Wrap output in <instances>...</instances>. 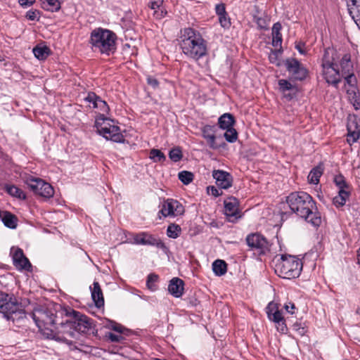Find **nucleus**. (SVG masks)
<instances>
[{
  "instance_id": "nucleus-1",
  "label": "nucleus",
  "mask_w": 360,
  "mask_h": 360,
  "mask_svg": "<svg viewBox=\"0 0 360 360\" xmlns=\"http://www.w3.org/2000/svg\"><path fill=\"white\" fill-rule=\"evenodd\" d=\"M286 202L297 216L304 219L314 227L321 223V214L316 211V202L312 197L304 191H295L286 197Z\"/></svg>"
},
{
  "instance_id": "nucleus-2",
  "label": "nucleus",
  "mask_w": 360,
  "mask_h": 360,
  "mask_svg": "<svg viewBox=\"0 0 360 360\" xmlns=\"http://www.w3.org/2000/svg\"><path fill=\"white\" fill-rule=\"evenodd\" d=\"M180 47L188 58L195 61L207 55V42L197 30L187 27L181 31Z\"/></svg>"
},
{
  "instance_id": "nucleus-3",
  "label": "nucleus",
  "mask_w": 360,
  "mask_h": 360,
  "mask_svg": "<svg viewBox=\"0 0 360 360\" xmlns=\"http://www.w3.org/2000/svg\"><path fill=\"white\" fill-rule=\"evenodd\" d=\"M42 335L47 339L56 337L57 316L46 307H38L29 314Z\"/></svg>"
},
{
  "instance_id": "nucleus-4",
  "label": "nucleus",
  "mask_w": 360,
  "mask_h": 360,
  "mask_svg": "<svg viewBox=\"0 0 360 360\" xmlns=\"http://www.w3.org/2000/svg\"><path fill=\"white\" fill-rule=\"evenodd\" d=\"M116 34L103 28L94 30L90 36V43L94 51L110 56L116 51Z\"/></svg>"
},
{
  "instance_id": "nucleus-5",
  "label": "nucleus",
  "mask_w": 360,
  "mask_h": 360,
  "mask_svg": "<svg viewBox=\"0 0 360 360\" xmlns=\"http://www.w3.org/2000/svg\"><path fill=\"white\" fill-rule=\"evenodd\" d=\"M302 270V261L295 256L281 255L276 260L275 273L281 278L291 279L299 277Z\"/></svg>"
},
{
  "instance_id": "nucleus-6",
  "label": "nucleus",
  "mask_w": 360,
  "mask_h": 360,
  "mask_svg": "<svg viewBox=\"0 0 360 360\" xmlns=\"http://www.w3.org/2000/svg\"><path fill=\"white\" fill-rule=\"evenodd\" d=\"M111 120L105 117L104 114H99L95 122L97 132L107 140L116 143L124 141V136L120 132L119 127L109 123Z\"/></svg>"
},
{
  "instance_id": "nucleus-7",
  "label": "nucleus",
  "mask_w": 360,
  "mask_h": 360,
  "mask_svg": "<svg viewBox=\"0 0 360 360\" xmlns=\"http://www.w3.org/2000/svg\"><path fill=\"white\" fill-rule=\"evenodd\" d=\"M0 312L4 314L7 319H14L13 315L24 314V311L20 309V305L13 295H9L0 291Z\"/></svg>"
},
{
  "instance_id": "nucleus-8",
  "label": "nucleus",
  "mask_w": 360,
  "mask_h": 360,
  "mask_svg": "<svg viewBox=\"0 0 360 360\" xmlns=\"http://www.w3.org/2000/svg\"><path fill=\"white\" fill-rule=\"evenodd\" d=\"M72 314L75 334L77 333L80 334L94 335L97 333L91 319L74 310L72 311Z\"/></svg>"
},
{
  "instance_id": "nucleus-9",
  "label": "nucleus",
  "mask_w": 360,
  "mask_h": 360,
  "mask_svg": "<svg viewBox=\"0 0 360 360\" xmlns=\"http://www.w3.org/2000/svg\"><path fill=\"white\" fill-rule=\"evenodd\" d=\"M27 184L30 189L36 195L45 198H50L54 194L52 186L39 178H30L27 180Z\"/></svg>"
},
{
  "instance_id": "nucleus-10",
  "label": "nucleus",
  "mask_w": 360,
  "mask_h": 360,
  "mask_svg": "<svg viewBox=\"0 0 360 360\" xmlns=\"http://www.w3.org/2000/svg\"><path fill=\"white\" fill-rule=\"evenodd\" d=\"M248 245L257 250L259 255H266L270 251V243L265 237L259 233H251L246 238Z\"/></svg>"
},
{
  "instance_id": "nucleus-11",
  "label": "nucleus",
  "mask_w": 360,
  "mask_h": 360,
  "mask_svg": "<svg viewBox=\"0 0 360 360\" xmlns=\"http://www.w3.org/2000/svg\"><path fill=\"white\" fill-rule=\"evenodd\" d=\"M184 212V206L178 200L167 198L162 202L159 214H161L165 217H178L182 215Z\"/></svg>"
},
{
  "instance_id": "nucleus-12",
  "label": "nucleus",
  "mask_w": 360,
  "mask_h": 360,
  "mask_svg": "<svg viewBox=\"0 0 360 360\" xmlns=\"http://www.w3.org/2000/svg\"><path fill=\"white\" fill-rule=\"evenodd\" d=\"M287 71L295 80L302 81L304 79L308 71L304 65L295 58H288L285 61Z\"/></svg>"
},
{
  "instance_id": "nucleus-13",
  "label": "nucleus",
  "mask_w": 360,
  "mask_h": 360,
  "mask_svg": "<svg viewBox=\"0 0 360 360\" xmlns=\"http://www.w3.org/2000/svg\"><path fill=\"white\" fill-rule=\"evenodd\" d=\"M13 264L18 271H32V264L25 255L22 250L18 247H12L10 252Z\"/></svg>"
},
{
  "instance_id": "nucleus-14",
  "label": "nucleus",
  "mask_w": 360,
  "mask_h": 360,
  "mask_svg": "<svg viewBox=\"0 0 360 360\" xmlns=\"http://www.w3.org/2000/svg\"><path fill=\"white\" fill-rule=\"evenodd\" d=\"M73 324L72 318L70 319L65 320V321H62L60 323H56V337L53 338H50L51 340H56L57 341L65 342L66 341V338L64 335H68L71 338L75 337V330Z\"/></svg>"
},
{
  "instance_id": "nucleus-15",
  "label": "nucleus",
  "mask_w": 360,
  "mask_h": 360,
  "mask_svg": "<svg viewBox=\"0 0 360 360\" xmlns=\"http://www.w3.org/2000/svg\"><path fill=\"white\" fill-rule=\"evenodd\" d=\"M134 243L137 245L155 246L159 249H165V243L159 238L146 232H141L136 234L134 238Z\"/></svg>"
},
{
  "instance_id": "nucleus-16",
  "label": "nucleus",
  "mask_w": 360,
  "mask_h": 360,
  "mask_svg": "<svg viewBox=\"0 0 360 360\" xmlns=\"http://www.w3.org/2000/svg\"><path fill=\"white\" fill-rule=\"evenodd\" d=\"M337 67V65L335 64L322 68V75L326 82L336 88L338 87V84L341 82L340 72Z\"/></svg>"
},
{
  "instance_id": "nucleus-17",
  "label": "nucleus",
  "mask_w": 360,
  "mask_h": 360,
  "mask_svg": "<svg viewBox=\"0 0 360 360\" xmlns=\"http://www.w3.org/2000/svg\"><path fill=\"white\" fill-rule=\"evenodd\" d=\"M212 176L215 179L217 187L219 188L228 189L231 187L233 176L229 172L220 169L214 170Z\"/></svg>"
},
{
  "instance_id": "nucleus-18",
  "label": "nucleus",
  "mask_w": 360,
  "mask_h": 360,
  "mask_svg": "<svg viewBox=\"0 0 360 360\" xmlns=\"http://www.w3.org/2000/svg\"><path fill=\"white\" fill-rule=\"evenodd\" d=\"M224 213L230 221L238 219V202L236 198H229L224 200Z\"/></svg>"
},
{
  "instance_id": "nucleus-19",
  "label": "nucleus",
  "mask_w": 360,
  "mask_h": 360,
  "mask_svg": "<svg viewBox=\"0 0 360 360\" xmlns=\"http://www.w3.org/2000/svg\"><path fill=\"white\" fill-rule=\"evenodd\" d=\"M216 131L217 127L214 125H205L202 129V134L204 139H206L207 144L211 148L215 149L217 148L216 144Z\"/></svg>"
},
{
  "instance_id": "nucleus-20",
  "label": "nucleus",
  "mask_w": 360,
  "mask_h": 360,
  "mask_svg": "<svg viewBox=\"0 0 360 360\" xmlns=\"http://www.w3.org/2000/svg\"><path fill=\"white\" fill-rule=\"evenodd\" d=\"M184 283L177 277L173 278L169 283L168 291L174 297H180L184 293Z\"/></svg>"
},
{
  "instance_id": "nucleus-21",
  "label": "nucleus",
  "mask_w": 360,
  "mask_h": 360,
  "mask_svg": "<svg viewBox=\"0 0 360 360\" xmlns=\"http://www.w3.org/2000/svg\"><path fill=\"white\" fill-rule=\"evenodd\" d=\"M91 298L97 308L104 305V298L100 284L97 281L93 283V288H91Z\"/></svg>"
},
{
  "instance_id": "nucleus-22",
  "label": "nucleus",
  "mask_w": 360,
  "mask_h": 360,
  "mask_svg": "<svg viewBox=\"0 0 360 360\" xmlns=\"http://www.w3.org/2000/svg\"><path fill=\"white\" fill-rule=\"evenodd\" d=\"M266 311L269 319L274 323L284 320L282 312L278 309L277 304L272 302L267 305Z\"/></svg>"
},
{
  "instance_id": "nucleus-23",
  "label": "nucleus",
  "mask_w": 360,
  "mask_h": 360,
  "mask_svg": "<svg viewBox=\"0 0 360 360\" xmlns=\"http://www.w3.org/2000/svg\"><path fill=\"white\" fill-rule=\"evenodd\" d=\"M148 6L154 11V16L158 19L164 18L167 11L163 5V0H150Z\"/></svg>"
},
{
  "instance_id": "nucleus-24",
  "label": "nucleus",
  "mask_w": 360,
  "mask_h": 360,
  "mask_svg": "<svg viewBox=\"0 0 360 360\" xmlns=\"http://www.w3.org/2000/svg\"><path fill=\"white\" fill-rule=\"evenodd\" d=\"M1 219L4 225L11 229H15L18 226V217L8 211L1 212Z\"/></svg>"
},
{
  "instance_id": "nucleus-25",
  "label": "nucleus",
  "mask_w": 360,
  "mask_h": 360,
  "mask_svg": "<svg viewBox=\"0 0 360 360\" xmlns=\"http://www.w3.org/2000/svg\"><path fill=\"white\" fill-rule=\"evenodd\" d=\"M234 123V117L230 113L223 114L218 120L219 127L222 129H227L233 127Z\"/></svg>"
},
{
  "instance_id": "nucleus-26",
  "label": "nucleus",
  "mask_w": 360,
  "mask_h": 360,
  "mask_svg": "<svg viewBox=\"0 0 360 360\" xmlns=\"http://www.w3.org/2000/svg\"><path fill=\"white\" fill-rule=\"evenodd\" d=\"M281 25L276 22L272 27V45L275 47L281 46L282 44V34L281 33Z\"/></svg>"
},
{
  "instance_id": "nucleus-27",
  "label": "nucleus",
  "mask_w": 360,
  "mask_h": 360,
  "mask_svg": "<svg viewBox=\"0 0 360 360\" xmlns=\"http://www.w3.org/2000/svg\"><path fill=\"white\" fill-rule=\"evenodd\" d=\"M323 172V167L321 165H319L314 167L308 175V181L310 184H318L319 183V179Z\"/></svg>"
},
{
  "instance_id": "nucleus-28",
  "label": "nucleus",
  "mask_w": 360,
  "mask_h": 360,
  "mask_svg": "<svg viewBox=\"0 0 360 360\" xmlns=\"http://www.w3.org/2000/svg\"><path fill=\"white\" fill-rule=\"evenodd\" d=\"M350 195V191H345V190L338 191V195L335 196L333 199V202L337 207H342L345 205L347 200Z\"/></svg>"
},
{
  "instance_id": "nucleus-29",
  "label": "nucleus",
  "mask_w": 360,
  "mask_h": 360,
  "mask_svg": "<svg viewBox=\"0 0 360 360\" xmlns=\"http://www.w3.org/2000/svg\"><path fill=\"white\" fill-rule=\"evenodd\" d=\"M341 76H344L347 73L353 72V65L351 62V57L349 54H345L342 58L340 61Z\"/></svg>"
},
{
  "instance_id": "nucleus-30",
  "label": "nucleus",
  "mask_w": 360,
  "mask_h": 360,
  "mask_svg": "<svg viewBox=\"0 0 360 360\" xmlns=\"http://www.w3.org/2000/svg\"><path fill=\"white\" fill-rule=\"evenodd\" d=\"M212 270L216 276H223L226 273L227 264L224 260L217 259L212 263Z\"/></svg>"
},
{
  "instance_id": "nucleus-31",
  "label": "nucleus",
  "mask_w": 360,
  "mask_h": 360,
  "mask_svg": "<svg viewBox=\"0 0 360 360\" xmlns=\"http://www.w3.org/2000/svg\"><path fill=\"white\" fill-rule=\"evenodd\" d=\"M347 7L349 15L356 23V25L360 26V3H355L354 5L349 3Z\"/></svg>"
},
{
  "instance_id": "nucleus-32",
  "label": "nucleus",
  "mask_w": 360,
  "mask_h": 360,
  "mask_svg": "<svg viewBox=\"0 0 360 360\" xmlns=\"http://www.w3.org/2000/svg\"><path fill=\"white\" fill-rule=\"evenodd\" d=\"M50 49L44 45H37L33 49V53L34 56L39 60H44L50 55Z\"/></svg>"
},
{
  "instance_id": "nucleus-33",
  "label": "nucleus",
  "mask_w": 360,
  "mask_h": 360,
  "mask_svg": "<svg viewBox=\"0 0 360 360\" xmlns=\"http://www.w3.org/2000/svg\"><path fill=\"white\" fill-rule=\"evenodd\" d=\"M334 51L327 49L325 50L322 58L321 68L335 65V58L333 56Z\"/></svg>"
},
{
  "instance_id": "nucleus-34",
  "label": "nucleus",
  "mask_w": 360,
  "mask_h": 360,
  "mask_svg": "<svg viewBox=\"0 0 360 360\" xmlns=\"http://www.w3.org/2000/svg\"><path fill=\"white\" fill-rule=\"evenodd\" d=\"M6 191L11 196L21 200L26 198V194L20 188L14 185H6Z\"/></svg>"
},
{
  "instance_id": "nucleus-35",
  "label": "nucleus",
  "mask_w": 360,
  "mask_h": 360,
  "mask_svg": "<svg viewBox=\"0 0 360 360\" xmlns=\"http://www.w3.org/2000/svg\"><path fill=\"white\" fill-rule=\"evenodd\" d=\"M347 93L349 101L353 104L354 108L358 110L360 108V96L356 92V88L349 89Z\"/></svg>"
},
{
  "instance_id": "nucleus-36",
  "label": "nucleus",
  "mask_w": 360,
  "mask_h": 360,
  "mask_svg": "<svg viewBox=\"0 0 360 360\" xmlns=\"http://www.w3.org/2000/svg\"><path fill=\"white\" fill-rule=\"evenodd\" d=\"M333 181L335 186L338 187V191L345 190L350 191L349 184L346 181L345 176L342 174H338L334 176Z\"/></svg>"
},
{
  "instance_id": "nucleus-37",
  "label": "nucleus",
  "mask_w": 360,
  "mask_h": 360,
  "mask_svg": "<svg viewBox=\"0 0 360 360\" xmlns=\"http://www.w3.org/2000/svg\"><path fill=\"white\" fill-rule=\"evenodd\" d=\"M181 232V229L180 226L175 224H171L168 226L167 229V235L169 238H176L179 237Z\"/></svg>"
},
{
  "instance_id": "nucleus-38",
  "label": "nucleus",
  "mask_w": 360,
  "mask_h": 360,
  "mask_svg": "<svg viewBox=\"0 0 360 360\" xmlns=\"http://www.w3.org/2000/svg\"><path fill=\"white\" fill-rule=\"evenodd\" d=\"M150 158L154 162H164L166 160L165 154L158 149H152L150 151Z\"/></svg>"
},
{
  "instance_id": "nucleus-39",
  "label": "nucleus",
  "mask_w": 360,
  "mask_h": 360,
  "mask_svg": "<svg viewBox=\"0 0 360 360\" xmlns=\"http://www.w3.org/2000/svg\"><path fill=\"white\" fill-rule=\"evenodd\" d=\"M179 179L185 185L189 184L193 181L194 175L188 171H181L178 174Z\"/></svg>"
},
{
  "instance_id": "nucleus-40",
  "label": "nucleus",
  "mask_w": 360,
  "mask_h": 360,
  "mask_svg": "<svg viewBox=\"0 0 360 360\" xmlns=\"http://www.w3.org/2000/svg\"><path fill=\"white\" fill-rule=\"evenodd\" d=\"M43 3L46 6L44 8L51 12L58 11L60 8V3L58 0H43Z\"/></svg>"
},
{
  "instance_id": "nucleus-41",
  "label": "nucleus",
  "mask_w": 360,
  "mask_h": 360,
  "mask_svg": "<svg viewBox=\"0 0 360 360\" xmlns=\"http://www.w3.org/2000/svg\"><path fill=\"white\" fill-rule=\"evenodd\" d=\"M226 130L224 134L225 139L229 143L236 142L238 139V132L233 127Z\"/></svg>"
},
{
  "instance_id": "nucleus-42",
  "label": "nucleus",
  "mask_w": 360,
  "mask_h": 360,
  "mask_svg": "<svg viewBox=\"0 0 360 360\" xmlns=\"http://www.w3.org/2000/svg\"><path fill=\"white\" fill-rule=\"evenodd\" d=\"M183 157L182 151L179 147H176L169 150V158L173 162H179L181 160Z\"/></svg>"
},
{
  "instance_id": "nucleus-43",
  "label": "nucleus",
  "mask_w": 360,
  "mask_h": 360,
  "mask_svg": "<svg viewBox=\"0 0 360 360\" xmlns=\"http://www.w3.org/2000/svg\"><path fill=\"white\" fill-rule=\"evenodd\" d=\"M158 280V275L155 274H150L148 276L147 281H146V285L148 289H150L152 291H155L157 290V285H155V283Z\"/></svg>"
},
{
  "instance_id": "nucleus-44",
  "label": "nucleus",
  "mask_w": 360,
  "mask_h": 360,
  "mask_svg": "<svg viewBox=\"0 0 360 360\" xmlns=\"http://www.w3.org/2000/svg\"><path fill=\"white\" fill-rule=\"evenodd\" d=\"M253 20L259 30H266L268 28V21L264 15H255Z\"/></svg>"
},
{
  "instance_id": "nucleus-45",
  "label": "nucleus",
  "mask_w": 360,
  "mask_h": 360,
  "mask_svg": "<svg viewBox=\"0 0 360 360\" xmlns=\"http://www.w3.org/2000/svg\"><path fill=\"white\" fill-rule=\"evenodd\" d=\"M342 77L345 78V82L348 85H349V86H350L349 89L356 88V78L355 75H354L353 72L347 73L344 76H342Z\"/></svg>"
},
{
  "instance_id": "nucleus-46",
  "label": "nucleus",
  "mask_w": 360,
  "mask_h": 360,
  "mask_svg": "<svg viewBox=\"0 0 360 360\" xmlns=\"http://www.w3.org/2000/svg\"><path fill=\"white\" fill-rule=\"evenodd\" d=\"M360 137V131H347V141L349 144L352 145V143L357 141V140Z\"/></svg>"
},
{
  "instance_id": "nucleus-47",
  "label": "nucleus",
  "mask_w": 360,
  "mask_h": 360,
  "mask_svg": "<svg viewBox=\"0 0 360 360\" xmlns=\"http://www.w3.org/2000/svg\"><path fill=\"white\" fill-rule=\"evenodd\" d=\"M278 86H279L280 90L283 92L291 90L293 88V86L290 82H289L286 79H283L278 80Z\"/></svg>"
},
{
  "instance_id": "nucleus-48",
  "label": "nucleus",
  "mask_w": 360,
  "mask_h": 360,
  "mask_svg": "<svg viewBox=\"0 0 360 360\" xmlns=\"http://www.w3.org/2000/svg\"><path fill=\"white\" fill-rule=\"evenodd\" d=\"M106 327L120 334L123 333L124 327L121 324H119L115 321H109L106 325Z\"/></svg>"
},
{
  "instance_id": "nucleus-49",
  "label": "nucleus",
  "mask_w": 360,
  "mask_h": 360,
  "mask_svg": "<svg viewBox=\"0 0 360 360\" xmlns=\"http://www.w3.org/2000/svg\"><path fill=\"white\" fill-rule=\"evenodd\" d=\"M219 22L221 26L225 29L231 26V20L227 13L219 16Z\"/></svg>"
},
{
  "instance_id": "nucleus-50",
  "label": "nucleus",
  "mask_w": 360,
  "mask_h": 360,
  "mask_svg": "<svg viewBox=\"0 0 360 360\" xmlns=\"http://www.w3.org/2000/svg\"><path fill=\"white\" fill-rule=\"evenodd\" d=\"M347 131H360V126L357 124L356 118L353 120H349L347 123Z\"/></svg>"
},
{
  "instance_id": "nucleus-51",
  "label": "nucleus",
  "mask_w": 360,
  "mask_h": 360,
  "mask_svg": "<svg viewBox=\"0 0 360 360\" xmlns=\"http://www.w3.org/2000/svg\"><path fill=\"white\" fill-rule=\"evenodd\" d=\"M207 193L209 195H212L214 197H218L222 195V192L220 191L217 187L214 186H210L207 187Z\"/></svg>"
},
{
  "instance_id": "nucleus-52",
  "label": "nucleus",
  "mask_w": 360,
  "mask_h": 360,
  "mask_svg": "<svg viewBox=\"0 0 360 360\" xmlns=\"http://www.w3.org/2000/svg\"><path fill=\"white\" fill-rule=\"evenodd\" d=\"M39 11H28L26 13V18L30 20H39Z\"/></svg>"
},
{
  "instance_id": "nucleus-53",
  "label": "nucleus",
  "mask_w": 360,
  "mask_h": 360,
  "mask_svg": "<svg viewBox=\"0 0 360 360\" xmlns=\"http://www.w3.org/2000/svg\"><path fill=\"white\" fill-rule=\"evenodd\" d=\"M106 337L112 342H120L123 339L120 334L116 335L112 333H107Z\"/></svg>"
},
{
  "instance_id": "nucleus-54",
  "label": "nucleus",
  "mask_w": 360,
  "mask_h": 360,
  "mask_svg": "<svg viewBox=\"0 0 360 360\" xmlns=\"http://www.w3.org/2000/svg\"><path fill=\"white\" fill-rule=\"evenodd\" d=\"M98 101V103L97 109H99L103 112L108 113L110 110V108H109L107 103L105 101L102 100L101 98L100 99V101Z\"/></svg>"
},
{
  "instance_id": "nucleus-55",
  "label": "nucleus",
  "mask_w": 360,
  "mask_h": 360,
  "mask_svg": "<svg viewBox=\"0 0 360 360\" xmlns=\"http://www.w3.org/2000/svg\"><path fill=\"white\" fill-rule=\"evenodd\" d=\"M275 323L276 324V328L279 332L284 333V334L287 333L288 328L285 324V319L282 320L281 321L276 322Z\"/></svg>"
},
{
  "instance_id": "nucleus-56",
  "label": "nucleus",
  "mask_w": 360,
  "mask_h": 360,
  "mask_svg": "<svg viewBox=\"0 0 360 360\" xmlns=\"http://www.w3.org/2000/svg\"><path fill=\"white\" fill-rule=\"evenodd\" d=\"M284 309H285V311L290 314H295V311H296V307H295V305L294 303L291 302H289L288 303H285L284 304Z\"/></svg>"
},
{
  "instance_id": "nucleus-57",
  "label": "nucleus",
  "mask_w": 360,
  "mask_h": 360,
  "mask_svg": "<svg viewBox=\"0 0 360 360\" xmlns=\"http://www.w3.org/2000/svg\"><path fill=\"white\" fill-rule=\"evenodd\" d=\"M215 11L218 16L227 13L224 4H217L215 6Z\"/></svg>"
},
{
  "instance_id": "nucleus-58",
  "label": "nucleus",
  "mask_w": 360,
  "mask_h": 360,
  "mask_svg": "<svg viewBox=\"0 0 360 360\" xmlns=\"http://www.w3.org/2000/svg\"><path fill=\"white\" fill-rule=\"evenodd\" d=\"M147 83L148 85L151 86L153 89H156L159 85V82H158V79L151 76H149L147 77Z\"/></svg>"
},
{
  "instance_id": "nucleus-59",
  "label": "nucleus",
  "mask_w": 360,
  "mask_h": 360,
  "mask_svg": "<svg viewBox=\"0 0 360 360\" xmlns=\"http://www.w3.org/2000/svg\"><path fill=\"white\" fill-rule=\"evenodd\" d=\"M98 96L94 92H89L87 96L84 98V101L91 103L95 101V100L98 99Z\"/></svg>"
},
{
  "instance_id": "nucleus-60",
  "label": "nucleus",
  "mask_w": 360,
  "mask_h": 360,
  "mask_svg": "<svg viewBox=\"0 0 360 360\" xmlns=\"http://www.w3.org/2000/svg\"><path fill=\"white\" fill-rule=\"evenodd\" d=\"M19 4L23 7H27L32 5L35 0H18Z\"/></svg>"
},
{
  "instance_id": "nucleus-61",
  "label": "nucleus",
  "mask_w": 360,
  "mask_h": 360,
  "mask_svg": "<svg viewBox=\"0 0 360 360\" xmlns=\"http://www.w3.org/2000/svg\"><path fill=\"white\" fill-rule=\"evenodd\" d=\"M252 18H254V16L255 15H263L262 13H261V11L259 9V7L257 6V5H255L253 6V9L252 11Z\"/></svg>"
},
{
  "instance_id": "nucleus-62",
  "label": "nucleus",
  "mask_w": 360,
  "mask_h": 360,
  "mask_svg": "<svg viewBox=\"0 0 360 360\" xmlns=\"http://www.w3.org/2000/svg\"><path fill=\"white\" fill-rule=\"evenodd\" d=\"M304 44H298L295 46V48L297 49V50L301 53V54H304L305 53V51L304 50Z\"/></svg>"
},
{
  "instance_id": "nucleus-63",
  "label": "nucleus",
  "mask_w": 360,
  "mask_h": 360,
  "mask_svg": "<svg viewBox=\"0 0 360 360\" xmlns=\"http://www.w3.org/2000/svg\"><path fill=\"white\" fill-rule=\"evenodd\" d=\"M276 54L277 53L275 51L269 56V60L271 63H275V60L276 59Z\"/></svg>"
},
{
  "instance_id": "nucleus-64",
  "label": "nucleus",
  "mask_w": 360,
  "mask_h": 360,
  "mask_svg": "<svg viewBox=\"0 0 360 360\" xmlns=\"http://www.w3.org/2000/svg\"><path fill=\"white\" fill-rule=\"evenodd\" d=\"M292 327H293V329L295 330H299L300 329H302V330H304V328H301L300 327V324L298 323H294Z\"/></svg>"
}]
</instances>
